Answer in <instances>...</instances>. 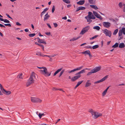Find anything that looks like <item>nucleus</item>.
Segmentation results:
<instances>
[{
  "label": "nucleus",
  "mask_w": 125,
  "mask_h": 125,
  "mask_svg": "<svg viewBox=\"0 0 125 125\" xmlns=\"http://www.w3.org/2000/svg\"><path fill=\"white\" fill-rule=\"evenodd\" d=\"M36 76L35 73L32 72L31 74L30 77L28 80L27 82L26 83V86L27 87L29 86L31 84L33 83L34 82V79H35Z\"/></svg>",
  "instance_id": "nucleus-1"
},
{
  "label": "nucleus",
  "mask_w": 125,
  "mask_h": 125,
  "mask_svg": "<svg viewBox=\"0 0 125 125\" xmlns=\"http://www.w3.org/2000/svg\"><path fill=\"white\" fill-rule=\"evenodd\" d=\"M85 69H83L80 72L77 73L75 74V75H76V76L72 77L71 79V81L73 82L75 81L81 77V74L85 73Z\"/></svg>",
  "instance_id": "nucleus-2"
},
{
  "label": "nucleus",
  "mask_w": 125,
  "mask_h": 125,
  "mask_svg": "<svg viewBox=\"0 0 125 125\" xmlns=\"http://www.w3.org/2000/svg\"><path fill=\"white\" fill-rule=\"evenodd\" d=\"M88 111L91 113L92 116L94 119H96L102 115L101 114L96 112H95L93 111L92 109H91L89 110Z\"/></svg>",
  "instance_id": "nucleus-3"
},
{
  "label": "nucleus",
  "mask_w": 125,
  "mask_h": 125,
  "mask_svg": "<svg viewBox=\"0 0 125 125\" xmlns=\"http://www.w3.org/2000/svg\"><path fill=\"white\" fill-rule=\"evenodd\" d=\"M40 71L45 76H50L51 74V73H49L47 72V69L46 67H44L43 70H41Z\"/></svg>",
  "instance_id": "nucleus-4"
},
{
  "label": "nucleus",
  "mask_w": 125,
  "mask_h": 125,
  "mask_svg": "<svg viewBox=\"0 0 125 125\" xmlns=\"http://www.w3.org/2000/svg\"><path fill=\"white\" fill-rule=\"evenodd\" d=\"M62 68H61L58 69L54 73L53 75V76H55L57 73L62 70L59 76V77H60L64 72V69L62 70Z\"/></svg>",
  "instance_id": "nucleus-5"
},
{
  "label": "nucleus",
  "mask_w": 125,
  "mask_h": 125,
  "mask_svg": "<svg viewBox=\"0 0 125 125\" xmlns=\"http://www.w3.org/2000/svg\"><path fill=\"white\" fill-rule=\"evenodd\" d=\"M103 32L106 36H108L109 37H111L112 33L110 31L105 29L103 30Z\"/></svg>",
  "instance_id": "nucleus-6"
},
{
  "label": "nucleus",
  "mask_w": 125,
  "mask_h": 125,
  "mask_svg": "<svg viewBox=\"0 0 125 125\" xmlns=\"http://www.w3.org/2000/svg\"><path fill=\"white\" fill-rule=\"evenodd\" d=\"M31 101L34 103H41L42 102V101L40 99L35 97H31Z\"/></svg>",
  "instance_id": "nucleus-7"
},
{
  "label": "nucleus",
  "mask_w": 125,
  "mask_h": 125,
  "mask_svg": "<svg viewBox=\"0 0 125 125\" xmlns=\"http://www.w3.org/2000/svg\"><path fill=\"white\" fill-rule=\"evenodd\" d=\"M103 24L104 27L107 28L110 27L111 25V23L108 22H103Z\"/></svg>",
  "instance_id": "nucleus-8"
},
{
  "label": "nucleus",
  "mask_w": 125,
  "mask_h": 125,
  "mask_svg": "<svg viewBox=\"0 0 125 125\" xmlns=\"http://www.w3.org/2000/svg\"><path fill=\"white\" fill-rule=\"evenodd\" d=\"M81 53L83 54H84L85 56L86 54H87L89 55L90 57H92V55H91V52L89 50H86L84 52H82Z\"/></svg>",
  "instance_id": "nucleus-9"
},
{
  "label": "nucleus",
  "mask_w": 125,
  "mask_h": 125,
  "mask_svg": "<svg viewBox=\"0 0 125 125\" xmlns=\"http://www.w3.org/2000/svg\"><path fill=\"white\" fill-rule=\"evenodd\" d=\"M108 75H106L102 79L99 80L98 81L96 82H95L94 83V84L98 83H100L103 82V81L105 80L108 77Z\"/></svg>",
  "instance_id": "nucleus-10"
},
{
  "label": "nucleus",
  "mask_w": 125,
  "mask_h": 125,
  "mask_svg": "<svg viewBox=\"0 0 125 125\" xmlns=\"http://www.w3.org/2000/svg\"><path fill=\"white\" fill-rule=\"evenodd\" d=\"M37 39L38 42L40 43H43L44 44H46V43L44 41V39H41L39 37L36 38L35 39Z\"/></svg>",
  "instance_id": "nucleus-11"
},
{
  "label": "nucleus",
  "mask_w": 125,
  "mask_h": 125,
  "mask_svg": "<svg viewBox=\"0 0 125 125\" xmlns=\"http://www.w3.org/2000/svg\"><path fill=\"white\" fill-rule=\"evenodd\" d=\"M93 13L94 15L98 18L100 19L101 20H102V18L101 15L99 14L96 11H93Z\"/></svg>",
  "instance_id": "nucleus-12"
},
{
  "label": "nucleus",
  "mask_w": 125,
  "mask_h": 125,
  "mask_svg": "<svg viewBox=\"0 0 125 125\" xmlns=\"http://www.w3.org/2000/svg\"><path fill=\"white\" fill-rule=\"evenodd\" d=\"M101 68V67L100 66L96 67L93 69L92 70L94 73H95L100 70Z\"/></svg>",
  "instance_id": "nucleus-13"
},
{
  "label": "nucleus",
  "mask_w": 125,
  "mask_h": 125,
  "mask_svg": "<svg viewBox=\"0 0 125 125\" xmlns=\"http://www.w3.org/2000/svg\"><path fill=\"white\" fill-rule=\"evenodd\" d=\"M82 66L76 68L74 69H73V70H72L70 71L69 72H68L69 73H71L75 71H76L80 70L81 69H82Z\"/></svg>",
  "instance_id": "nucleus-14"
},
{
  "label": "nucleus",
  "mask_w": 125,
  "mask_h": 125,
  "mask_svg": "<svg viewBox=\"0 0 125 125\" xmlns=\"http://www.w3.org/2000/svg\"><path fill=\"white\" fill-rule=\"evenodd\" d=\"M85 9V8L84 7L81 6L77 8V10L76 11V12H77L79 10H84Z\"/></svg>",
  "instance_id": "nucleus-15"
},
{
  "label": "nucleus",
  "mask_w": 125,
  "mask_h": 125,
  "mask_svg": "<svg viewBox=\"0 0 125 125\" xmlns=\"http://www.w3.org/2000/svg\"><path fill=\"white\" fill-rule=\"evenodd\" d=\"M3 93L7 95H9L11 94V92L10 91H7L5 89H3Z\"/></svg>",
  "instance_id": "nucleus-16"
},
{
  "label": "nucleus",
  "mask_w": 125,
  "mask_h": 125,
  "mask_svg": "<svg viewBox=\"0 0 125 125\" xmlns=\"http://www.w3.org/2000/svg\"><path fill=\"white\" fill-rule=\"evenodd\" d=\"M50 16L47 13L45 14L44 16V21H45L48 19L50 17Z\"/></svg>",
  "instance_id": "nucleus-17"
},
{
  "label": "nucleus",
  "mask_w": 125,
  "mask_h": 125,
  "mask_svg": "<svg viewBox=\"0 0 125 125\" xmlns=\"http://www.w3.org/2000/svg\"><path fill=\"white\" fill-rule=\"evenodd\" d=\"M85 2V0H80L79 1L77 2V4L79 5H82Z\"/></svg>",
  "instance_id": "nucleus-18"
},
{
  "label": "nucleus",
  "mask_w": 125,
  "mask_h": 125,
  "mask_svg": "<svg viewBox=\"0 0 125 125\" xmlns=\"http://www.w3.org/2000/svg\"><path fill=\"white\" fill-rule=\"evenodd\" d=\"M109 86L102 93V95L103 96H104L106 94V92L107 91L109 88Z\"/></svg>",
  "instance_id": "nucleus-19"
},
{
  "label": "nucleus",
  "mask_w": 125,
  "mask_h": 125,
  "mask_svg": "<svg viewBox=\"0 0 125 125\" xmlns=\"http://www.w3.org/2000/svg\"><path fill=\"white\" fill-rule=\"evenodd\" d=\"M80 37H81V36H79L78 37H74L73 38L70 39V41H75V40L79 39Z\"/></svg>",
  "instance_id": "nucleus-20"
},
{
  "label": "nucleus",
  "mask_w": 125,
  "mask_h": 125,
  "mask_svg": "<svg viewBox=\"0 0 125 125\" xmlns=\"http://www.w3.org/2000/svg\"><path fill=\"white\" fill-rule=\"evenodd\" d=\"M125 45L123 43H121L119 44V47L120 48H122L124 47Z\"/></svg>",
  "instance_id": "nucleus-21"
},
{
  "label": "nucleus",
  "mask_w": 125,
  "mask_h": 125,
  "mask_svg": "<svg viewBox=\"0 0 125 125\" xmlns=\"http://www.w3.org/2000/svg\"><path fill=\"white\" fill-rule=\"evenodd\" d=\"M83 81H81L79 82L74 87V89H76L83 82Z\"/></svg>",
  "instance_id": "nucleus-22"
},
{
  "label": "nucleus",
  "mask_w": 125,
  "mask_h": 125,
  "mask_svg": "<svg viewBox=\"0 0 125 125\" xmlns=\"http://www.w3.org/2000/svg\"><path fill=\"white\" fill-rule=\"evenodd\" d=\"M88 2L90 4H94L95 3V1L94 0H88Z\"/></svg>",
  "instance_id": "nucleus-23"
},
{
  "label": "nucleus",
  "mask_w": 125,
  "mask_h": 125,
  "mask_svg": "<svg viewBox=\"0 0 125 125\" xmlns=\"http://www.w3.org/2000/svg\"><path fill=\"white\" fill-rule=\"evenodd\" d=\"M90 6L92 8L94 9L95 10H97L98 9L97 6L96 5H90Z\"/></svg>",
  "instance_id": "nucleus-24"
},
{
  "label": "nucleus",
  "mask_w": 125,
  "mask_h": 125,
  "mask_svg": "<svg viewBox=\"0 0 125 125\" xmlns=\"http://www.w3.org/2000/svg\"><path fill=\"white\" fill-rule=\"evenodd\" d=\"M83 28V29H84L87 32L90 29V26H87Z\"/></svg>",
  "instance_id": "nucleus-25"
},
{
  "label": "nucleus",
  "mask_w": 125,
  "mask_h": 125,
  "mask_svg": "<svg viewBox=\"0 0 125 125\" xmlns=\"http://www.w3.org/2000/svg\"><path fill=\"white\" fill-rule=\"evenodd\" d=\"M86 31L84 29H83V28L80 32V34L82 35L84 33L86 32Z\"/></svg>",
  "instance_id": "nucleus-26"
},
{
  "label": "nucleus",
  "mask_w": 125,
  "mask_h": 125,
  "mask_svg": "<svg viewBox=\"0 0 125 125\" xmlns=\"http://www.w3.org/2000/svg\"><path fill=\"white\" fill-rule=\"evenodd\" d=\"M118 43L117 42H116L114 45L112 46V47L114 48H116L118 47Z\"/></svg>",
  "instance_id": "nucleus-27"
},
{
  "label": "nucleus",
  "mask_w": 125,
  "mask_h": 125,
  "mask_svg": "<svg viewBox=\"0 0 125 125\" xmlns=\"http://www.w3.org/2000/svg\"><path fill=\"white\" fill-rule=\"evenodd\" d=\"M123 31L122 30H119L118 32V36H121L122 34Z\"/></svg>",
  "instance_id": "nucleus-28"
},
{
  "label": "nucleus",
  "mask_w": 125,
  "mask_h": 125,
  "mask_svg": "<svg viewBox=\"0 0 125 125\" xmlns=\"http://www.w3.org/2000/svg\"><path fill=\"white\" fill-rule=\"evenodd\" d=\"M93 28L94 29H96L98 31L100 30V28L99 26H96L94 27Z\"/></svg>",
  "instance_id": "nucleus-29"
},
{
  "label": "nucleus",
  "mask_w": 125,
  "mask_h": 125,
  "mask_svg": "<svg viewBox=\"0 0 125 125\" xmlns=\"http://www.w3.org/2000/svg\"><path fill=\"white\" fill-rule=\"evenodd\" d=\"M22 73L19 74L18 75V76H17V78H18L22 79Z\"/></svg>",
  "instance_id": "nucleus-30"
},
{
  "label": "nucleus",
  "mask_w": 125,
  "mask_h": 125,
  "mask_svg": "<svg viewBox=\"0 0 125 125\" xmlns=\"http://www.w3.org/2000/svg\"><path fill=\"white\" fill-rule=\"evenodd\" d=\"M91 84V83L89 82H86L85 86V87H87L90 86Z\"/></svg>",
  "instance_id": "nucleus-31"
},
{
  "label": "nucleus",
  "mask_w": 125,
  "mask_h": 125,
  "mask_svg": "<svg viewBox=\"0 0 125 125\" xmlns=\"http://www.w3.org/2000/svg\"><path fill=\"white\" fill-rule=\"evenodd\" d=\"M93 15V13L89 11L88 12V18L91 17L92 15Z\"/></svg>",
  "instance_id": "nucleus-32"
},
{
  "label": "nucleus",
  "mask_w": 125,
  "mask_h": 125,
  "mask_svg": "<svg viewBox=\"0 0 125 125\" xmlns=\"http://www.w3.org/2000/svg\"><path fill=\"white\" fill-rule=\"evenodd\" d=\"M99 47V46L98 45H96L93 46V47H92V48L93 49H94L98 48Z\"/></svg>",
  "instance_id": "nucleus-33"
},
{
  "label": "nucleus",
  "mask_w": 125,
  "mask_h": 125,
  "mask_svg": "<svg viewBox=\"0 0 125 125\" xmlns=\"http://www.w3.org/2000/svg\"><path fill=\"white\" fill-rule=\"evenodd\" d=\"M62 1L64 2L67 4H70V2L69 0H62Z\"/></svg>",
  "instance_id": "nucleus-34"
},
{
  "label": "nucleus",
  "mask_w": 125,
  "mask_h": 125,
  "mask_svg": "<svg viewBox=\"0 0 125 125\" xmlns=\"http://www.w3.org/2000/svg\"><path fill=\"white\" fill-rule=\"evenodd\" d=\"M98 36V35H95L92 37L90 38V40H93L94 39L96 38H97V37Z\"/></svg>",
  "instance_id": "nucleus-35"
},
{
  "label": "nucleus",
  "mask_w": 125,
  "mask_h": 125,
  "mask_svg": "<svg viewBox=\"0 0 125 125\" xmlns=\"http://www.w3.org/2000/svg\"><path fill=\"white\" fill-rule=\"evenodd\" d=\"M118 30L117 29H116V30H115L114 31V32L113 33V34L114 35H116V34H117V32H118Z\"/></svg>",
  "instance_id": "nucleus-36"
},
{
  "label": "nucleus",
  "mask_w": 125,
  "mask_h": 125,
  "mask_svg": "<svg viewBox=\"0 0 125 125\" xmlns=\"http://www.w3.org/2000/svg\"><path fill=\"white\" fill-rule=\"evenodd\" d=\"M35 43V44H36L40 47H42L44 46L43 45H42V44L39 43H38L37 42H36Z\"/></svg>",
  "instance_id": "nucleus-37"
},
{
  "label": "nucleus",
  "mask_w": 125,
  "mask_h": 125,
  "mask_svg": "<svg viewBox=\"0 0 125 125\" xmlns=\"http://www.w3.org/2000/svg\"><path fill=\"white\" fill-rule=\"evenodd\" d=\"M90 17L88 18V19H87V21L88 22H89L88 24H90L91 22H92V20H91V19H90Z\"/></svg>",
  "instance_id": "nucleus-38"
},
{
  "label": "nucleus",
  "mask_w": 125,
  "mask_h": 125,
  "mask_svg": "<svg viewBox=\"0 0 125 125\" xmlns=\"http://www.w3.org/2000/svg\"><path fill=\"white\" fill-rule=\"evenodd\" d=\"M35 35V33L30 34H29V36L30 37H32Z\"/></svg>",
  "instance_id": "nucleus-39"
},
{
  "label": "nucleus",
  "mask_w": 125,
  "mask_h": 125,
  "mask_svg": "<svg viewBox=\"0 0 125 125\" xmlns=\"http://www.w3.org/2000/svg\"><path fill=\"white\" fill-rule=\"evenodd\" d=\"M36 55L38 56H42L43 54H42L40 52H38L36 53Z\"/></svg>",
  "instance_id": "nucleus-40"
},
{
  "label": "nucleus",
  "mask_w": 125,
  "mask_h": 125,
  "mask_svg": "<svg viewBox=\"0 0 125 125\" xmlns=\"http://www.w3.org/2000/svg\"><path fill=\"white\" fill-rule=\"evenodd\" d=\"M123 3L121 2H120L119 3V4H118L120 8H122V6L123 5Z\"/></svg>",
  "instance_id": "nucleus-41"
},
{
  "label": "nucleus",
  "mask_w": 125,
  "mask_h": 125,
  "mask_svg": "<svg viewBox=\"0 0 125 125\" xmlns=\"http://www.w3.org/2000/svg\"><path fill=\"white\" fill-rule=\"evenodd\" d=\"M3 21L4 22L6 23H9L10 22V21H9L8 20L6 19H4L3 20Z\"/></svg>",
  "instance_id": "nucleus-42"
},
{
  "label": "nucleus",
  "mask_w": 125,
  "mask_h": 125,
  "mask_svg": "<svg viewBox=\"0 0 125 125\" xmlns=\"http://www.w3.org/2000/svg\"><path fill=\"white\" fill-rule=\"evenodd\" d=\"M0 88L2 92H3V89H4L2 86L1 84L0 83Z\"/></svg>",
  "instance_id": "nucleus-43"
},
{
  "label": "nucleus",
  "mask_w": 125,
  "mask_h": 125,
  "mask_svg": "<svg viewBox=\"0 0 125 125\" xmlns=\"http://www.w3.org/2000/svg\"><path fill=\"white\" fill-rule=\"evenodd\" d=\"M94 73L93 72V71H92V70L90 72H89V73H88L87 74V75H91L92 73Z\"/></svg>",
  "instance_id": "nucleus-44"
},
{
  "label": "nucleus",
  "mask_w": 125,
  "mask_h": 125,
  "mask_svg": "<svg viewBox=\"0 0 125 125\" xmlns=\"http://www.w3.org/2000/svg\"><path fill=\"white\" fill-rule=\"evenodd\" d=\"M2 23L4 24L5 26H8L9 27H10L11 26V24L10 23L8 24H4L3 23L1 22Z\"/></svg>",
  "instance_id": "nucleus-45"
},
{
  "label": "nucleus",
  "mask_w": 125,
  "mask_h": 125,
  "mask_svg": "<svg viewBox=\"0 0 125 125\" xmlns=\"http://www.w3.org/2000/svg\"><path fill=\"white\" fill-rule=\"evenodd\" d=\"M44 115V114H41L40 113H39L38 115L40 117V118H41L42 117V115Z\"/></svg>",
  "instance_id": "nucleus-46"
},
{
  "label": "nucleus",
  "mask_w": 125,
  "mask_h": 125,
  "mask_svg": "<svg viewBox=\"0 0 125 125\" xmlns=\"http://www.w3.org/2000/svg\"><path fill=\"white\" fill-rule=\"evenodd\" d=\"M122 30L123 31V34H124L125 35V27L122 28Z\"/></svg>",
  "instance_id": "nucleus-47"
},
{
  "label": "nucleus",
  "mask_w": 125,
  "mask_h": 125,
  "mask_svg": "<svg viewBox=\"0 0 125 125\" xmlns=\"http://www.w3.org/2000/svg\"><path fill=\"white\" fill-rule=\"evenodd\" d=\"M55 10V6H53L52 7V13H53L54 11Z\"/></svg>",
  "instance_id": "nucleus-48"
},
{
  "label": "nucleus",
  "mask_w": 125,
  "mask_h": 125,
  "mask_svg": "<svg viewBox=\"0 0 125 125\" xmlns=\"http://www.w3.org/2000/svg\"><path fill=\"white\" fill-rule=\"evenodd\" d=\"M85 48L87 49L90 48L91 49L92 48V47L91 46H85Z\"/></svg>",
  "instance_id": "nucleus-49"
},
{
  "label": "nucleus",
  "mask_w": 125,
  "mask_h": 125,
  "mask_svg": "<svg viewBox=\"0 0 125 125\" xmlns=\"http://www.w3.org/2000/svg\"><path fill=\"white\" fill-rule=\"evenodd\" d=\"M90 18V19H95V17L93 15V14L92 15V16Z\"/></svg>",
  "instance_id": "nucleus-50"
},
{
  "label": "nucleus",
  "mask_w": 125,
  "mask_h": 125,
  "mask_svg": "<svg viewBox=\"0 0 125 125\" xmlns=\"http://www.w3.org/2000/svg\"><path fill=\"white\" fill-rule=\"evenodd\" d=\"M123 5L124 6V7L123 9V11L124 12H125V4H123Z\"/></svg>",
  "instance_id": "nucleus-51"
},
{
  "label": "nucleus",
  "mask_w": 125,
  "mask_h": 125,
  "mask_svg": "<svg viewBox=\"0 0 125 125\" xmlns=\"http://www.w3.org/2000/svg\"><path fill=\"white\" fill-rule=\"evenodd\" d=\"M6 15L7 16V17L8 18H10V19H11V20H13L12 18L11 17H10L9 16V14H6Z\"/></svg>",
  "instance_id": "nucleus-52"
},
{
  "label": "nucleus",
  "mask_w": 125,
  "mask_h": 125,
  "mask_svg": "<svg viewBox=\"0 0 125 125\" xmlns=\"http://www.w3.org/2000/svg\"><path fill=\"white\" fill-rule=\"evenodd\" d=\"M53 24L55 27H56L58 26V25L56 23H53Z\"/></svg>",
  "instance_id": "nucleus-53"
},
{
  "label": "nucleus",
  "mask_w": 125,
  "mask_h": 125,
  "mask_svg": "<svg viewBox=\"0 0 125 125\" xmlns=\"http://www.w3.org/2000/svg\"><path fill=\"white\" fill-rule=\"evenodd\" d=\"M45 13V12H44V11H43L41 13V17H42L43 15Z\"/></svg>",
  "instance_id": "nucleus-54"
},
{
  "label": "nucleus",
  "mask_w": 125,
  "mask_h": 125,
  "mask_svg": "<svg viewBox=\"0 0 125 125\" xmlns=\"http://www.w3.org/2000/svg\"><path fill=\"white\" fill-rule=\"evenodd\" d=\"M45 33L47 35H50L51 34V33L50 32H46Z\"/></svg>",
  "instance_id": "nucleus-55"
},
{
  "label": "nucleus",
  "mask_w": 125,
  "mask_h": 125,
  "mask_svg": "<svg viewBox=\"0 0 125 125\" xmlns=\"http://www.w3.org/2000/svg\"><path fill=\"white\" fill-rule=\"evenodd\" d=\"M16 25L18 26H21V24H20L18 22H17L16 23Z\"/></svg>",
  "instance_id": "nucleus-56"
},
{
  "label": "nucleus",
  "mask_w": 125,
  "mask_h": 125,
  "mask_svg": "<svg viewBox=\"0 0 125 125\" xmlns=\"http://www.w3.org/2000/svg\"><path fill=\"white\" fill-rule=\"evenodd\" d=\"M48 9H49L48 8H46L43 11L44 12H45L47 11L48 10Z\"/></svg>",
  "instance_id": "nucleus-57"
},
{
  "label": "nucleus",
  "mask_w": 125,
  "mask_h": 125,
  "mask_svg": "<svg viewBox=\"0 0 125 125\" xmlns=\"http://www.w3.org/2000/svg\"><path fill=\"white\" fill-rule=\"evenodd\" d=\"M0 27H1V28H2V27L5 28V27L2 24H0Z\"/></svg>",
  "instance_id": "nucleus-58"
},
{
  "label": "nucleus",
  "mask_w": 125,
  "mask_h": 125,
  "mask_svg": "<svg viewBox=\"0 0 125 125\" xmlns=\"http://www.w3.org/2000/svg\"><path fill=\"white\" fill-rule=\"evenodd\" d=\"M45 56H46V57H48L49 58H50V56H49V55H43V56L42 57H44Z\"/></svg>",
  "instance_id": "nucleus-59"
},
{
  "label": "nucleus",
  "mask_w": 125,
  "mask_h": 125,
  "mask_svg": "<svg viewBox=\"0 0 125 125\" xmlns=\"http://www.w3.org/2000/svg\"><path fill=\"white\" fill-rule=\"evenodd\" d=\"M47 24L50 28L51 29L52 28L51 27V26L48 23H47Z\"/></svg>",
  "instance_id": "nucleus-60"
},
{
  "label": "nucleus",
  "mask_w": 125,
  "mask_h": 125,
  "mask_svg": "<svg viewBox=\"0 0 125 125\" xmlns=\"http://www.w3.org/2000/svg\"><path fill=\"white\" fill-rule=\"evenodd\" d=\"M62 19L66 20L67 19V18L66 16H65L64 17H62Z\"/></svg>",
  "instance_id": "nucleus-61"
},
{
  "label": "nucleus",
  "mask_w": 125,
  "mask_h": 125,
  "mask_svg": "<svg viewBox=\"0 0 125 125\" xmlns=\"http://www.w3.org/2000/svg\"><path fill=\"white\" fill-rule=\"evenodd\" d=\"M71 4L68 5H67V7L68 8H69L71 7Z\"/></svg>",
  "instance_id": "nucleus-62"
},
{
  "label": "nucleus",
  "mask_w": 125,
  "mask_h": 125,
  "mask_svg": "<svg viewBox=\"0 0 125 125\" xmlns=\"http://www.w3.org/2000/svg\"><path fill=\"white\" fill-rule=\"evenodd\" d=\"M55 90H60V91H62V89H55Z\"/></svg>",
  "instance_id": "nucleus-63"
},
{
  "label": "nucleus",
  "mask_w": 125,
  "mask_h": 125,
  "mask_svg": "<svg viewBox=\"0 0 125 125\" xmlns=\"http://www.w3.org/2000/svg\"><path fill=\"white\" fill-rule=\"evenodd\" d=\"M25 32H28L29 31V30L28 29H25Z\"/></svg>",
  "instance_id": "nucleus-64"
}]
</instances>
